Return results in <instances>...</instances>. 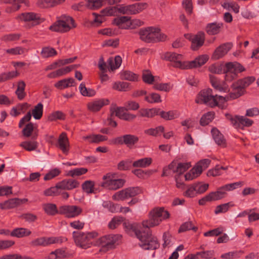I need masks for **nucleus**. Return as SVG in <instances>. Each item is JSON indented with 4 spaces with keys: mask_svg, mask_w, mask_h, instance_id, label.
I'll list each match as a JSON object with an SVG mask.
<instances>
[{
    "mask_svg": "<svg viewBox=\"0 0 259 259\" xmlns=\"http://www.w3.org/2000/svg\"><path fill=\"white\" fill-rule=\"evenodd\" d=\"M20 73L16 71L3 72L0 74V83L13 79L19 76Z\"/></svg>",
    "mask_w": 259,
    "mask_h": 259,
    "instance_id": "35",
    "label": "nucleus"
},
{
    "mask_svg": "<svg viewBox=\"0 0 259 259\" xmlns=\"http://www.w3.org/2000/svg\"><path fill=\"white\" fill-rule=\"evenodd\" d=\"M159 108L141 109L139 111L140 115L142 117L152 118L159 114Z\"/></svg>",
    "mask_w": 259,
    "mask_h": 259,
    "instance_id": "31",
    "label": "nucleus"
},
{
    "mask_svg": "<svg viewBox=\"0 0 259 259\" xmlns=\"http://www.w3.org/2000/svg\"><path fill=\"white\" fill-rule=\"evenodd\" d=\"M170 214L163 207H156L151 210L148 213V219L142 222L144 228H150L158 226L163 220L168 219Z\"/></svg>",
    "mask_w": 259,
    "mask_h": 259,
    "instance_id": "1",
    "label": "nucleus"
},
{
    "mask_svg": "<svg viewBox=\"0 0 259 259\" xmlns=\"http://www.w3.org/2000/svg\"><path fill=\"white\" fill-rule=\"evenodd\" d=\"M31 234V231L24 228H17L11 232V236L17 238H22L28 236Z\"/></svg>",
    "mask_w": 259,
    "mask_h": 259,
    "instance_id": "30",
    "label": "nucleus"
},
{
    "mask_svg": "<svg viewBox=\"0 0 259 259\" xmlns=\"http://www.w3.org/2000/svg\"><path fill=\"white\" fill-rule=\"evenodd\" d=\"M61 190L59 183H57L55 186L52 187L45 190L44 194L46 196H58L61 194Z\"/></svg>",
    "mask_w": 259,
    "mask_h": 259,
    "instance_id": "42",
    "label": "nucleus"
},
{
    "mask_svg": "<svg viewBox=\"0 0 259 259\" xmlns=\"http://www.w3.org/2000/svg\"><path fill=\"white\" fill-rule=\"evenodd\" d=\"M15 4L13 6L7 7L6 9V12L8 13H11L18 11L20 8V4L24 3L26 6H28V0H14Z\"/></svg>",
    "mask_w": 259,
    "mask_h": 259,
    "instance_id": "39",
    "label": "nucleus"
},
{
    "mask_svg": "<svg viewBox=\"0 0 259 259\" xmlns=\"http://www.w3.org/2000/svg\"><path fill=\"white\" fill-rule=\"evenodd\" d=\"M120 78L123 80L137 81L139 79V76L131 71L125 70L120 73Z\"/></svg>",
    "mask_w": 259,
    "mask_h": 259,
    "instance_id": "37",
    "label": "nucleus"
},
{
    "mask_svg": "<svg viewBox=\"0 0 259 259\" xmlns=\"http://www.w3.org/2000/svg\"><path fill=\"white\" fill-rule=\"evenodd\" d=\"M25 87L26 84L24 81H18L15 94L19 100H23L26 96V93L25 92Z\"/></svg>",
    "mask_w": 259,
    "mask_h": 259,
    "instance_id": "32",
    "label": "nucleus"
},
{
    "mask_svg": "<svg viewBox=\"0 0 259 259\" xmlns=\"http://www.w3.org/2000/svg\"><path fill=\"white\" fill-rule=\"evenodd\" d=\"M57 54V51L53 48L44 47L42 49L41 55L43 58H49Z\"/></svg>",
    "mask_w": 259,
    "mask_h": 259,
    "instance_id": "52",
    "label": "nucleus"
},
{
    "mask_svg": "<svg viewBox=\"0 0 259 259\" xmlns=\"http://www.w3.org/2000/svg\"><path fill=\"white\" fill-rule=\"evenodd\" d=\"M95 183L94 181L88 180L85 181L82 184L83 191L88 194L96 193L97 189L95 188Z\"/></svg>",
    "mask_w": 259,
    "mask_h": 259,
    "instance_id": "36",
    "label": "nucleus"
},
{
    "mask_svg": "<svg viewBox=\"0 0 259 259\" xmlns=\"http://www.w3.org/2000/svg\"><path fill=\"white\" fill-rule=\"evenodd\" d=\"M196 189L194 183L187 186L186 190L184 192L183 195L189 198H193L196 196Z\"/></svg>",
    "mask_w": 259,
    "mask_h": 259,
    "instance_id": "61",
    "label": "nucleus"
},
{
    "mask_svg": "<svg viewBox=\"0 0 259 259\" xmlns=\"http://www.w3.org/2000/svg\"><path fill=\"white\" fill-rule=\"evenodd\" d=\"M79 89L81 94L83 96L93 97L96 94V91L94 89L87 88L83 82L80 84Z\"/></svg>",
    "mask_w": 259,
    "mask_h": 259,
    "instance_id": "46",
    "label": "nucleus"
},
{
    "mask_svg": "<svg viewBox=\"0 0 259 259\" xmlns=\"http://www.w3.org/2000/svg\"><path fill=\"white\" fill-rule=\"evenodd\" d=\"M65 114L61 111L53 112L48 116V120L50 121H55L58 119L64 120Z\"/></svg>",
    "mask_w": 259,
    "mask_h": 259,
    "instance_id": "56",
    "label": "nucleus"
},
{
    "mask_svg": "<svg viewBox=\"0 0 259 259\" xmlns=\"http://www.w3.org/2000/svg\"><path fill=\"white\" fill-rule=\"evenodd\" d=\"M20 146L28 151H32L37 149L38 143L34 140L24 141L20 143Z\"/></svg>",
    "mask_w": 259,
    "mask_h": 259,
    "instance_id": "41",
    "label": "nucleus"
},
{
    "mask_svg": "<svg viewBox=\"0 0 259 259\" xmlns=\"http://www.w3.org/2000/svg\"><path fill=\"white\" fill-rule=\"evenodd\" d=\"M208 60V57L203 55L197 57L194 60L188 62L186 64V69L196 68L204 65Z\"/></svg>",
    "mask_w": 259,
    "mask_h": 259,
    "instance_id": "23",
    "label": "nucleus"
},
{
    "mask_svg": "<svg viewBox=\"0 0 259 259\" xmlns=\"http://www.w3.org/2000/svg\"><path fill=\"white\" fill-rule=\"evenodd\" d=\"M139 138L136 135L126 134L111 139L109 141L110 145H125L127 147L131 148L139 142Z\"/></svg>",
    "mask_w": 259,
    "mask_h": 259,
    "instance_id": "12",
    "label": "nucleus"
},
{
    "mask_svg": "<svg viewBox=\"0 0 259 259\" xmlns=\"http://www.w3.org/2000/svg\"><path fill=\"white\" fill-rule=\"evenodd\" d=\"M209 78L212 86L217 90L221 92H226L227 90V88L225 86V84L222 83L220 80L214 75H210Z\"/></svg>",
    "mask_w": 259,
    "mask_h": 259,
    "instance_id": "29",
    "label": "nucleus"
},
{
    "mask_svg": "<svg viewBox=\"0 0 259 259\" xmlns=\"http://www.w3.org/2000/svg\"><path fill=\"white\" fill-rule=\"evenodd\" d=\"M226 194V193L225 192L222 191L220 189L215 192H212L209 193L211 201L221 199L225 197Z\"/></svg>",
    "mask_w": 259,
    "mask_h": 259,
    "instance_id": "60",
    "label": "nucleus"
},
{
    "mask_svg": "<svg viewBox=\"0 0 259 259\" xmlns=\"http://www.w3.org/2000/svg\"><path fill=\"white\" fill-rule=\"evenodd\" d=\"M211 133L212 138L217 144L223 147H226V141L223 135L217 128H212Z\"/></svg>",
    "mask_w": 259,
    "mask_h": 259,
    "instance_id": "24",
    "label": "nucleus"
},
{
    "mask_svg": "<svg viewBox=\"0 0 259 259\" xmlns=\"http://www.w3.org/2000/svg\"><path fill=\"white\" fill-rule=\"evenodd\" d=\"M102 0H88L87 6L90 9L96 10L102 7Z\"/></svg>",
    "mask_w": 259,
    "mask_h": 259,
    "instance_id": "62",
    "label": "nucleus"
},
{
    "mask_svg": "<svg viewBox=\"0 0 259 259\" xmlns=\"http://www.w3.org/2000/svg\"><path fill=\"white\" fill-rule=\"evenodd\" d=\"M74 79L72 78L63 79L57 82L54 86L59 90H63L65 88L74 86Z\"/></svg>",
    "mask_w": 259,
    "mask_h": 259,
    "instance_id": "27",
    "label": "nucleus"
},
{
    "mask_svg": "<svg viewBox=\"0 0 259 259\" xmlns=\"http://www.w3.org/2000/svg\"><path fill=\"white\" fill-rule=\"evenodd\" d=\"M98 235L96 231L84 232L76 231L73 232L72 238L76 246L87 249L95 244L94 240L98 236Z\"/></svg>",
    "mask_w": 259,
    "mask_h": 259,
    "instance_id": "2",
    "label": "nucleus"
},
{
    "mask_svg": "<svg viewBox=\"0 0 259 259\" xmlns=\"http://www.w3.org/2000/svg\"><path fill=\"white\" fill-rule=\"evenodd\" d=\"M152 159L150 157H145L135 161L132 166L134 167L145 168L151 165Z\"/></svg>",
    "mask_w": 259,
    "mask_h": 259,
    "instance_id": "34",
    "label": "nucleus"
},
{
    "mask_svg": "<svg viewBox=\"0 0 259 259\" xmlns=\"http://www.w3.org/2000/svg\"><path fill=\"white\" fill-rule=\"evenodd\" d=\"M145 100L150 103H160L161 102V97L157 93H151L145 97Z\"/></svg>",
    "mask_w": 259,
    "mask_h": 259,
    "instance_id": "59",
    "label": "nucleus"
},
{
    "mask_svg": "<svg viewBox=\"0 0 259 259\" xmlns=\"http://www.w3.org/2000/svg\"><path fill=\"white\" fill-rule=\"evenodd\" d=\"M234 206V204L231 202L218 205L215 207L214 213L215 214L225 213L228 211L230 207H233Z\"/></svg>",
    "mask_w": 259,
    "mask_h": 259,
    "instance_id": "49",
    "label": "nucleus"
},
{
    "mask_svg": "<svg viewBox=\"0 0 259 259\" xmlns=\"http://www.w3.org/2000/svg\"><path fill=\"white\" fill-rule=\"evenodd\" d=\"M135 235L141 241L140 246L145 250H155L159 247L160 244L156 237L152 236L151 231H142L134 229Z\"/></svg>",
    "mask_w": 259,
    "mask_h": 259,
    "instance_id": "3",
    "label": "nucleus"
},
{
    "mask_svg": "<svg viewBox=\"0 0 259 259\" xmlns=\"http://www.w3.org/2000/svg\"><path fill=\"white\" fill-rule=\"evenodd\" d=\"M191 166V165L190 162H180L178 163L175 169V171L178 174L177 176H179L180 177V175L184 174Z\"/></svg>",
    "mask_w": 259,
    "mask_h": 259,
    "instance_id": "47",
    "label": "nucleus"
},
{
    "mask_svg": "<svg viewBox=\"0 0 259 259\" xmlns=\"http://www.w3.org/2000/svg\"><path fill=\"white\" fill-rule=\"evenodd\" d=\"M54 252L57 254L58 257L60 259L73 257L74 254V252L68 251L67 248L57 249Z\"/></svg>",
    "mask_w": 259,
    "mask_h": 259,
    "instance_id": "38",
    "label": "nucleus"
},
{
    "mask_svg": "<svg viewBox=\"0 0 259 259\" xmlns=\"http://www.w3.org/2000/svg\"><path fill=\"white\" fill-rule=\"evenodd\" d=\"M82 212V209L77 205H64L59 207V214L67 218L79 216Z\"/></svg>",
    "mask_w": 259,
    "mask_h": 259,
    "instance_id": "14",
    "label": "nucleus"
},
{
    "mask_svg": "<svg viewBox=\"0 0 259 259\" xmlns=\"http://www.w3.org/2000/svg\"><path fill=\"white\" fill-rule=\"evenodd\" d=\"M30 245L32 247L39 246H47L49 245L48 237H41L32 240Z\"/></svg>",
    "mask_w": 259,
    "mask_h": 259,
    "instance_id": "43",
    "label": "nucleus"
},
{
    "mask_svg": "<svg viewBox=\"0 0 259 259\" xmlns=\"http://www.w3.org/2000/svg\"><path fill=\"white\" fill-rule=\"evenodd\" d=\"M222 6L228 10H232L235 13H238L239 12V6L234 1H226L222 4Z\"/></svg>",
    "mask_w": 259,
    "mask_h": 259,
    "instance_id": "40",
    "label": "nucleus"
},
{
    "mask_svg": "<svg viewBox=\"0 0 259 259\" xmlns=\"http://www.w3.org/2000/svg\"><path fill=\"white\" fill-rule=\"evenodd\" d=\"M28 201L27 198L20 199L18 198L10 199L4 202L0 203V208L2 209H9L17 207L21 204Z\"/></svg>",
    "mask_w": 259,
    "mask_h": 259,
    "instance_id": "18",
    "label": "nucleus"
},
{
    "mask_svg": "<svg viewBox=\"0 0 259 259\" xmlns=\"http://www.w3.org/2000/svg\"><path fill=\"white\" fill-rule=\"evenodd\" d=\"M185 37L191 42V48L193 51H197L204 43L205 34L203 31H199L196 34L191 33L185 34Z\"/></svg>",
    "mask_w": 259,
    "mask_h": 259,
    "instance_id": "13",
    "label": "nucleus"
},
{
    "mask_svg": "<svg viewBox=\"0 0 259 259\" xmlns=\"http://www.w3.org/2000/svg\"><path fill=\"white\" fill-rule=\"evenodd\" d=\"M76 27L73 19L68 16L61 17L60 20L55 22L50 26L49 29L52 31L64 33L69 31L72 28Z\"/></svg>",
    "mask_w": 259,
    "mask_h": 259,
    "instance_id": "7",
    "label": "nucleus"
},
{
    "mask_svg": "<svg viewBox=\"0 0 259 259\" xmlns=\"http://www.w3.org/2000/svg\"><path fill=\"white\" fill-rule=\"evenodd\" d=\"M45 212L49 215H55L59 214V209L58 210L56 204L53 203H45L42 205Z\"/></svg>",
    "mask_w": 259,
    "mask_h": 259,
    "instance_id": "33",
    "label": "nucleus"
},
{
    "mask_svg": "<svg viewBox=\"0 0 259 259\" xmlns=\"http://www.w3.org/2000/svg\"><path fill=\"white\" fill-rule=\"evenodd\" d=\"M223 26V24L222 23H210L207 24L205 30L209 35H213L219 33Z\"/></svg>",
    "mask_w": 259,
    "mask_h": 259,
    "instance_id": "25",
    "label": "nucleus"
},
{
    "mask_svg": "<svg viewBox=\"0 0 259 259\" xmlns=\"http://www.w3.org/2000/svg\"><path fill=\"white\" fill-rule=\"evenodd\" d=\"M225 98L223 96L213 94L212 90L208 88L201 90L197 95L195 102L197 104H205L211 108L218 106L219 101H225Z\"/></svg>",
    "mask_w": 259,
    "mask_h": 259,
    "instance_id": "4",
    "label": "nucleus"
},
{
    "mask_svg": "<svg viewBox=\"0 0 259 259\" xmlns=\"http://www.w3.org/2000/svg\"><path fill=\"white\" fill-rule=\"evenodd\" d=\"M122 236L119 234H110L100 237L98 240V244L101 246L105 250H109L115 247V244H118Z\"/></svg>",
    "mask_w": 259,
    "mask_h": 259,
    "instance_id": "10",
    "label": "nucleus"
},
{
    "mask_svg": "<svg viewBox=\"0 0 259 259\" xmlns=\"http://www.w3.org/2000/svg\"><path fill=\"white\" fill-rule=\"evenodd\" d=\"M214 113L212 112H208L203 115L200 120V124L202 126L208 125L213 119Z\"/></svg>",
    "mask_w": 259,
    "mask_h": 259,
    "instance_id": "44",
    "label": "nucleus"
},
{
    "mask_svg": "<svg viewBox=\"0 0 259 259\" xmlns=\"http://www.w3.org/2000/svg\"><path fill=\"white\" fill-rule=\"evenodd\" d=\"M109 103L110 101L107 99H100L88 103L87 107L90 111L96 112L100 111L103 106Z\"/></svg>",
    "mask_w": 259,
    "mask_h": 259,
    "instance_id": "20",
    "label": "nucleus"
},
{
    "mask_svg": "<svg viewBox=\"0 0 259 259\" xmlns=\"http://www.w3.org/2000/svg\"><path fill=\"white\" fill-rule=\"evenodd\" d=\"M143 81L147 84H151L154 81V77L149 70H144L142 74Z\"/></svg>",
    "mask_w": 259,
    "mask_h": 259,
    "instance_id": "57",
    "label": "nucleus"
},
{
    "mask_svg": "<svg viewBox=\"0 0 259 259\" xmlns=\"http://www.w3.org/2000/svg\"><path fill=\"white\" fill-rule=\"evenodd\" d=\"M164 58L166 60L173 62L172 66L181 69H186V65L183 64L181 62L182 55L175 53H166Z\"/></svg>",
    "mask_w": 259,
    "mask_h": 259,
    "instance_id": "16",
    "label": "nucleus"
},
{
    "mask_svg": "<svg viewBox=\"0 0 259 259\" xmlns=\"http://www.w3.org/2000/svg\"><path fill=\"white\" fill-rule=\"evenodd\" d=\"M122 59L120 56H116L114 59L112 57L109 58L107 60V63L110 71H113L118 68L121 65Z\"/></svg>",
    "mask_w": 259,
    "mask_h": 259,
    "instance_id": "28",
    "label": "nucleus"
},
{
    "mask_svg": "<svg viewBox=\"0 0 259 259\" xmlns=\"http://www.w3.org/2000/svg\"><path fill=\"white\" fill-rule=\"evenodd\" d=\"M118 13L123 15H134L133 4L119 6Z\"/></svg>",
    "mask_w": 259,
    "mask_h": 259,
    "instance_id": "54",
    "label": "nucleus"
},
{
    "mask_svg": "<svg viewBox=\"0 0 259 259\" xmlns=\"http://www.w3.org/2000/svg\"><path fill=\"white\" fill-rule=\"evenodd\" d=\"M88 172V169L84 167L76 168L69 170L68 172L67 176L75 177L80 176L86 174Z\"/></svg>",
    "mask_w": 259,
    "mask_h": 259,
    "instance_id": "51",
    "label": "nucleus"
},
{
    "mask_svg": "<svg viewBox=\"0 0 259 259\" xmlns=\"http://www.w3.org/2000/svg\"><path fill=\"white\" fill-rule=\"evenodd\" d=\"M19 17L24 21H32L33 25H38L45 20L39 14L33 12L23 13Z\"/></svg>",
    "mask_w": 259,
    "mask_h": 259,
    "instance_id": "17",
    "label": "nucleus"
},
{
    "mask_svg": "<svg viewBox=\"0 0 259 259\" xmlns=\"http://www.w3.org/2000/svg\"><path fill=\"white\" fill-rule=\"evenodd\" d=\"M21 35L18 33H10L3 35L1 40L5 42L15 41L19 39Z\"/></svg>",
    "mask_w": 259,
    "mask_h": 259,
    "instance_id": "63",
    "label": "nucleus"
},
{
    "mask_svg": "<svg viewBox=\"0 0 259 259\" xmlns=\"http://www.w3.org/2000/svg\"><path fill=\"white\" fill-rule=\"evenodd\" d=\"M245 70V68L237 62H230L225 64L223 71L226 74L225 80L231 81L237 77V74Z\"/></svg>",
    "mask_w": 259,
    "mask_h": 259,
    "instance_id": "8",
    "label": "nucleus"
},
{
    "mask_svg": "<svg viewBox=\"0 0 259 259\" xmlns=\"http://www.w3.org/2000/svg\"><path fill=\"white\" fill-rule=\"evenodd\" d=\"M57 147L65 154H67L69 151V142L66 133H62L58 138Z\"/></svg>",
    "mask_w": 259,
    "mask_h": 259,
    "instance_id": "21",
    "label": "nucleus"
},
{
    "mask_svg": "<svg viewBox=\"0 0 259 259\" xmlns=\"http://www.w3.org/2000/svg\"><path fill=\"white\" fill-rule=\"evenodd\" d=\"M130 83L126 82H117L113 84V88L119 91H126L130 90Z\"/></svg>",
    "mask_w": 259,
    "mask_h": 259,
    "instance_id": "58",
    "label": "nucleus"
},
{
    "mask_svg": "<svg viewBox=\"0 0 259 259\" xmlns=\"http://www.w3.org/2000/svg\"><path fill=\"white\" fill-rule=\"evenodd\" d=\"M232 46V44L231 42H227L220 45L215 50L212 58L214 60H218L222 58L230 50Z\"/></svg>",
    "mask_w": 259,
    "mask_h": 259,
    "instance_id": "19",
    "label": "nucleus"
},
{
    "mask_svg": "<svg viewBox=\"0 0 259 259\" xmlns=\"http://www.w3.org/2000/svg\"><path fill=\"white\" fill-rule=\"evenodd\" d=\"M192 230L196 232L198 230V227L194 226L192 222L189 221L182 224L178 230L179 233L184 232Z\"/></svg>",
    "mask_w": 259,
    "mask_h": 259,
    "instance_id": "50",
    "label": "nucleus"
},
{
    "mask_svg": "<svg viewBox=\"0 0 259 259\" xmlns=\"http://www.w3.org/2000/svg\"><path fill=\"white\" fill-rule=\"evenodd\" d=\"M43 104L38 103L32 111V115L35 119H40L43 114Z\"/></svg>",
    "mask_w": 259,
    "mask_h": 259,
    "instance_id": "45",
    "label": "nucleus"
},
{
    "mask_svg": "<svg viewBox=\"0 0 259 259\" xmlns=\"http://www.w3.org/2000/svg\"><path fill=\"white\" fill-rule=\"evenodd\" d=\"M58 183L61 190H71L78 188L80 185L78 181L73 179H64Z\"/></svg>",
    "mask_w": 259,
    "mask_h": 259,
    "instance_id": "22",
    "label": "nucleus"
},
{
    "mask_svg": "<svg viewBox=\"0 0 259 259\" xmlns=\"http://www.w3.org/2000/svg\"><path fill=\"white\" fill-rule=\"evenodd\" d=\"M225 116L236 128H239L241 125L249 127L251 126L253 123V120L243 116H233L230 114L226 113Z\"/></svg>",
    "mask_w": 259,
    "mask_h": 259,
    "instance_id": "15",
    "label": "nucleus"
},
{
    "mask_svg": "<svg viewBox=\"0 0 259 259\" xmlns=\"http://www.w3.org/2000/svg\"><path fill=\"white\" fill-rule=\"evenodd\" d=\"M124 218L122 217L116 216L113 217L111 221L108 224V227L111 229L116 228L124 221Z\"/></svg>",
    "mask_w": 259,
    "mask_h": 259,
    "instance_id": "55",
    "label": "nucleus"
},
{
    "mask_svg": "<svg viewBox=\"0 0 259 259\" xmlns=\"http://www.w3.org/2000/svg\"><path fill=\"white\" fill-rule=\"evenodd\" d=\"M195 188L196 189V192L197 194H200L204 193L208 189L209 185L208 184H202L201 183H194Z\"/></svg>",
    "mask_w": 259,
    "mask_h": 259,
    "instance_id": "64",
    "label": "nucleus"
},
{
    "mask_svg": "<svg viewBox=\"0 0 259 259\" xmlns=\"http://www.w3.org/2000/svg\"><path fill=\"white\" fill-rule=\"evenodd\" d=\"M164 131V127L163 126H158L155 128H151L145 131V133L148 135L157 136Z\"/></svg>",
    "mask_w": 259,
    "mask_h": 259,
    "instance_id": "53",
    "label": "nucleus"
},
{
    "mask_svg": "<svg viewBox=\"0 0 259 259\" xmlns=\"http://www.w3.org/2000/svg\"><path fill=\"white\" fill-rule=\"evenodd\" d=\"M255 80L253 76H248L238 79L232 85L233 91L229 94L233 99H237L244 94L245 88L248 87Z\"/></svg>",
    "mask_w": 259,
    "mask_h": 259,
    "instance_id": "6",
    "label": "nucleus"
},
{
    "mask_svg": "<svg viewBox=\"0 0 259 259\" xmlns=\"http://www.w3.org/2000/svg\"><path fill=\"white\" fill-rule=\"evenodd\" d=\"M103 182L100 186L110 190H116L122 187L125 181L122 179H114L110 173L107 174L103 177Z\"/></svg>",
    "mask_w": 259,
    "mask_h": 259,
    "instance_id": "11",
    "label": "nucleus"
},
{
    "mask_svg": "<svg viewBox=\"0 0 259 259\" xmlns=\"http://www.w3.org/2000/svg\"><path fill=\"white\" fill-rule=\"evenodd\" d=\"M198 168L193 167L185 175L186 181L192 180L201 175V170H198Z\"/></svg>",
    "mask_w": 259,
    "mask_h": 259,
    "instance_id": "48",
    "label": "nucleus"
},
{
    "mask_svg": "<svg viewBox=\"0 0 259 259\" xmlns=\"http://www.w3.org/2000/svg\"><path fill=\"white\" fill-rule=\"evenodd\" d=\"M142 192L139 187H130L116 192L112 199L115 201H124L130 198H133Z\"/></svg>",
    "mask_w": 259,
    "mask_h": 259,
    "instance_id": "9",
    "label": "nucleus"
},
{
    "mask_svg": "<svg viewBox=\"0 0 259 259\" xmlns=\"http://www.w3.org/2000/svg\"><path fill=\"white\" fill-rule=\"evenodd\" d=\"M140 39L147 43L157 42L164 41L167 36L160 33V29L153 27H148L141 29L139 32Z\"/></svg>",
    "mask_w": 259,
    "mask_h": 259,
    "instance_id": "5",
    "label": "nucleus"
},
{
    "mask_svg": "<svg viewBox=\"0 0 259 259\" xmlns=\"http://www.w3.org/2000/svg\"><path fill=\"white\" fill-rule=\"evenodd\" d=\"M131 17L128 16H120L115 18L113 20V24L118 26L120 29H129L130 26H127V23L130 20Z\"/></svg>",
    "mask_w": 259,
    "mask_h": 259,
    "instance_id": "26",
    "label": "nucleus"
}]
</instances>
